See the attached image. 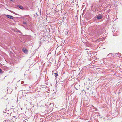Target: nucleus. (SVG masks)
Masks as SVG:
<instances>
[{
    "mask_svg": "<svg viewBox=\"0 0 122 122\" xmlns=\"http://www.w3.org/2000/svg\"><path fill=\"white\" fill-rule=\"evenodd\" d=\"M5 16L7 17L10 19H13L14 18V17L9 15H5Z\"/></svg>",
    "mask_w": 122,
    "mask_h": 122,
    "instance_id": "f03ea898",
    "label": "nucleus"
},
{
    "mask_svg": "<svg viewBox=\"0 0 122 122\" xmlns=\"http://www.w3.org/2000/svg\"><path fill=\"white\" fill-rule=\"evenodd\" d=\"M5 111L4 112L5 113L6 112H5Z\"/></svg>",
    "mask_w": 122,
    "mask_h": 122,
    "instance_id": "dca6fc26",
    "label": "nucleus"
},
{
    "mask_svg": "<svg viewBox=\"0 0 122 122\" xmlns=\"http://www.w3.org/2000/svg\"><path fill=\"white\" fill-rule=\"evenodd\" d=\"M10 0L11 1H13V0Z\"/></svg>",
    "mask_w": 122,
    "mask_h": 122,
    "instance_id": "2eb2a0df",
    "label": "nucleus"
},
{
    "mask_svg": "<svg viewBox=\"0 0 122 122\" xmlns=\"http://www.w3.org/2000/svg\"><path fill=\"white\" fill-rule=\"evenodd\" d=\"M96 9H95V10H93V11H94V12H95V11H96Z\"/></svg>",
    "mask_w": 122,
    "mask_h": 122,
    "instance_id": "9b49d317",
    "label": "nucleus"
},
{
    "mask_svg": "<svg viewBox=\"0 0 122 122\" xmlns=\"http://www.w3.org/2000/svg\"><path fill=\"white\" fill-rule=\"evenodd\" d=\"M76 85H75V86L74 87H76ZM75 88L76 90H78V88H76V87H75Z\"/></svg>",
    "mask_w": 122,
    "mask_h": 122,
    "instance_id": "9d476101",
    "label": "nucleus"
},
{
    "mask_svg": "<svg viewBox=\"0 0 122 122\" xmlns=\"http://www.w3.org/2000/svg\"><path fill=\"white\" fill-rule=\"evenodd\" d=\"M23 24H26V22L25 21L23 22Z\"/></svg>",
    "mask_w": 122,
    "mask_h": 122,
    "instance_id": "1a4fd4ad",
    "label": "nucleus"
},
{
    "mask_svg": "<svg viewBox=\"0 0 122 122\" xmlns=\"http://www.w3.org/2000/svg\"><path fill=\"white\" fill-rule=\"evenodd\" d=\"M19 30H17V31H16V32H19Z\"/></svg>",
    "mask_w": 122,
    "mask_h": 122,
    "instance_id": "4468645a",
    "label": "nucleus"
},
{
    "mask_svg": "<svg viewBox=\"0 0 122 122\" xmlns=\"http://www.w3.org/2000/svg\"><path fill=\"white\" fill-rule=\"evenodd\" d=\"M102 18V15L101 14H99L96 16L94 18V19L96 20L97 19L99 20Z\"/></svg>",
    "mask_w": 122,
    "mask_h": 122,
    "instance_id": "f257e3e1",
    "label": "nucleus"
},
{
    "mask_svg": "<svg viewBox=\"0 0 122 122\" xmlns=\"http://www.w3.org/2000/svg\"><path fill=\"white\" fill-rule=\"evenodd\" d=\"M3 73V71L0 68V73Z\"/></svg>",
    "mask_w": 122,
    "mask_h": 122,
    "instance_id": "6e6552de",
    "label": "nucleus"
},
{
    "mask_svg": "<svg viewBox=\"0 0 122 122\" xmlns=\"http://www.w3.org/2000/svg\"><path fill=\"white\" fill-rule=\"evenodd\" d=\"M9 91V90H7V92H8V91Z\"/></svg>",
    "mask_w": 122,
    "mask_h": 122,
    "instance_id": "f3484780",
    "label": "nucleus"
},
{
    "mask_svg": "<svg viewBox=\"0 0 122 122\" xmlns=\"http://www.w3.org/2000/svg\"><path fill=\"white\" fill-rule=\"evenodd\" d=\"M22 51L25 54H27L28 52V51L25 48L22 49Z\"/></svg>",
    "mask_w": 122,
    "mask_h": 122,
    "instance_id": "7ed1b4c3",
    "label": "nucleus"
},
{
    "mask_svg": "<svg viewBox=\"0 0 122 122\" xmlns=\"http://www.w3.org/2000/svg\"><path fill=\"white\" fill-rule=\"evenodd\" d=\"M18 7L20 9H21L23 10L24 9V8L23 7L21 6V5H18Z\"/></svg>",
    "mask_w": 122,
    "mask_h": 122,
    "instance_id": "39448f33",
    "label": "nucleus"
},
{
    "mask_svg": "<svg viewBox=\"0 0 122 122\" xmlns=\"http://www.w3.org/2000/svg\"><path fill=\"white\" fill-rule=\"evenodd\" d=\"M114 55V54L113 53H109V54L107 56V57H109L112 56H113Z\"/></svg>",
    "mask_w": 122,
    "mask_h": 122,
    "instance_id": "20e7f679",
    "label": "nucleus"
},
{
    "mask_svg": "<svg viewBox=\"0 0 122 122\" xmlns=\"http://www.w3.org/2000/svg\"><path fill=\"white\" fill-rule=\"evenodd\" d=\"M23 81H22L21 82V84H23Z\"/></svg>",
    "mask_w": 122,
    "mask_h": 122,
    "instance_id": "ddd939ff",
    "label": "nucleus"
},
{
    "mask_svg": "<svg viewBox=\"0 0 122 122\" xmlns=\"http://www.w3.org/2000/svg\"><path fill=\"white\" fill-rule=\"evenodd\" d=\"M55 76L56 77L58 76V74L57 73H54Z\"/></svg>",
    "mask_w": 122,
    "mask_h": 122,
    "instance_id": "423d86ee",
    "label": "nucleus"
},
{
    "mask_svg": "<svg viewBox=\"0 0 122 122\" xmlns=\"http://www.w3.org/2000/svg\"><path fill=\"white\" fill-rule=\"evenodd\" d=\"M96 9H95V10H93V11H94V12H95V11H96Z\"/></svg>",
    "mask_w": 122,
    "mask_h": 122,
    "instance_id": "f8f14e48",
    "label": "nucleus"
},
{
    "mask_svg": "<svg viewBox=\"0 0 122 122\" xmlns=\"http://www.w3.org/2000/svg\"><path fill=\"white\" fill-rule=\"evenodd\" d=\"M68 32H69V31L68 30H66V32L67 33H66L65 34H68Z\"/></svg>",
    "mask_w": 122,
    "mask_h": 122,
    "instance_id": "0eeeda50",
    "label": "nucleus"
}]
</instances>
